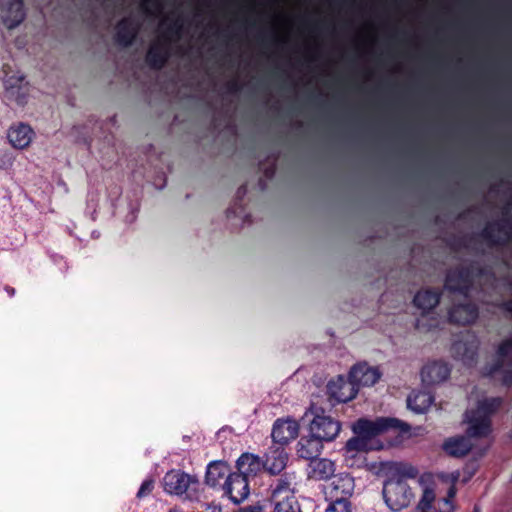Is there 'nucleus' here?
I'll list each match as a JSON object with an SVG mask.
<instances>
[{"label": "nucleus", "instance_id": "obj_1", "mask_svg": "<svg viewBox=\"0 0 512 512\" xmlns=\"http://www.w3.org/2000/svg\"><path fill=\"white\" fill-rule=\"evenodd\" d=\"M417 475V468L406 463L396 464L389 472L383 483L382 495L391 511L399 512L410 505L415 495L407 480Z\"/></svg>", "mask_w": 512, "mask_h": 512}, {"label": "nucleus", "instance_id": "obj_2", "mask_svg": "<svg viewBox=\"0 0 512 512\" xmlns=\"http://www.w3.org/2000/svg\"><path fill=\"white\" fill-rule=\"evenodd\" d=\"M493 276L494 272L490 267L481 265L478 261H470L466 265H459L447 271L444 289L467 297L473 289L475 280Z\"/></svg>", "mask_w": 512, "mask_h": 512}, {"label": "nucleus", "instance_id": "obj_3", "mask_svg": "<svg viewBox=\"0 0 512 512\" xmlns=\"http://www.w3.org/2000/svg\"><path fill=\"white\" fill-rule=\"evenodd\" d=\"M182 32V18L171 21L161 29L160 36L150 44L145 56L151 69L160 70L166 65L171 55V44L181 38Z\"/></svg>", "mask_w": 512, "mask_h": 512}, {"label": "nucleus", "instance_id": "obj_4", "mask_svg": "<svg viewBox=\"0 0 512 512\" xmlns=\"http://www.w3.org/2000/svg\"><path fill=\"white\" fill-rule=\"evenodd\" d=\"M411 426L393 417H378L375 420L359 418L352 424V432L361 436L368 443L370 441L389 431H398L400 435L409 434Z\"/></svg>", "mask_w": 512, "mask_h": 512}, {"label": "nucleus", "instance_id": "obj_5", "mask_svg": "<svg viewBox=\"0 0 512 512\" xmlns=\"http://www.w3.org/2000/svg\"><path fill=\"white\" fill-rule=\"evenodd\" d=\"M512 334L503 339L496 349V359L483 369V375L488 378L502 373L501 383L503 386H512Z\"/></svg>", "mask_w": 512, "mask_h": 512}, {"label": "nucleus", "instance_id": "obj_6", "mask_svg": "<svg viewBox=\"0 0 512 512\" xmlns=\"http://www.w3.org/2000/svg\"><path fill=\"white\" fill-rule=\"evenodd\" d=\"M309 412L313 418L309 424V431L321 442H332L339 435L342 424L339 420L326 415L322 407L312 404Z\"/></svg>", "mask_w": 512, "mask_h": 512}, {"label": "nucleus", "instance_id": "obj_7", "mask_svg": "<svg viewBox=\"0 0 512 512\" xmlns=\"http://www.w3.org/2000/svg\"><path fill=\"white\" fill-rule=\"evenodd\" d=\"M380 377L381 372L377 367H371L367 363H358L349 372L350 385H352L350 395L344 396L343 393L340 395L333 393V395L338 402L345 403L355 398L357 390L354 389V386H373L379 381Z\"/></svg>", "mask_w": 512, "mask_h": 512}, {"label": "nucleus", "instance_id": "obj_8", "mask_svg": "<svg viewBox=\"0 0 512 512\" xmlns=\"http://www.w3.org/2000/svg\"><path fill=\"white\" fill-rule=\"evenodd\" d=\"M479 236L491 248L505 247L512 241V221L508 218H502L488 222Z\"/></svg>", "mask_w": 512, "mask_h": 512}, {"label": "nucleus", "instance_id": "obj_9", "mask_svg": "<svg viewBox=\"0 0 512 512\" xmlns=\"http://www.w3.org/2000/svg\"><path fill=\"white\" fill-rule=\"evenodd\" d=\"M199 482L195 476L181 470L172 469L163 477L164 491L171 495L189 497L190 491H196Z\"/></svg>", "mask_w": 512, "mask_h": 512}, {"label": "nucleus", "instance_id": "obj_10", "mask_svg": "<svg viewBox=\"0 0 512 512\" xmlns=\"http://www.w3.org/2000/svg\"><path fill=\"white\" fill-rule=\"evenodd\" d=\"M355 489L354 478L349 474L334 476L331 483L325 489L326 500L333 502H351Z\"/></svg>", "mask_w": 512, "mask_h": 512}, {"label": "nucleus", "instance_id": "obj_11", "mask_svg": "<svg viewBox=\"0 0 512 512\" xmlns=\"http://www.w3.org/2000/svg\"><path fill=\"white\" fill-rule=\"evenodd\" d=\"M249 480L242 474L235 472L229 473L222 485L224 495L234 504L243 502L250 493Z\"/></svg>", "mask_w": 512, "mask_h": 512}, {"label": "nucleus", "instance_id": "obj_12", "mask_svg": "<svg viewBox=\"0 0 512 512\" xmlns=\"http://www.w3.org/2000/svg\"><path fill=\"white\" fill-rule=\"evenodd\" d=\"M288 453L285 446L272 443L264 455V470L271 475L280 474L287 466Z\"/></svg>", "mask_w": 512, "mask_h": 512}, {"label": "nucleus", "instance_id": "obj_13", "mask_svg": "<svg viewBox=\"0 0 512 512\" xmlns=\"http://www.w3.org/2000/svg\"><path fill=\"white\" fill-rule=\"evenodd\" d=\"M299 424L292 419H277L272 427V443L281 446L288 445L298 436Z\"/></svg>", "mask_w": 512, "mask_h": 512}, {"label": "nucleus", "instance_id": "obj_14", "mask_svg": "<svg viewBox=\"0 0 512 512\" xmlns=\"http://www.w3.org/2000/svg\"><path fill=\"white\" fill-rule=\"evenodd\" d=\"M478 316V307L472 302L455 304L448 311L449 322L462 326L474 323Z\"/></svg>", "mask_w": 512, "mask_h": 512}, {"label": "nucleus", "instance_id": "obj_15", "mask_svg": "<svg viewBox=\"0 0 512 512\" xmlns=\"http://www.w3.org/2000/svg\"><path fill=\"white\" fill-rule=\"evenodd\" d=\"M1 13L2 22L8 29L17 27L25 18L23 0H3Z\"/></svg>", "mask_w": 512, "mask_h": 512}, {"label": "nucleus", "instance_id": "obj_16", "mask_svg": "<svg viewBox=\"0 0 512 512\" xmlns=\"http://www.w3.org/2000/svg\"><path fill=\"white\" fill-rule=\"evenodd\" d=\"M140 30V24L131 16L122 18L116 25L115 42L123 47H129L135 41Z\"/></svg>", "mask_w": 512, "mask_h": 512}, {"label": "nucleus", "instance_id": "obj_17", "mask_svg": "<svg viewBox=\"0 0 512 512\" xmlns=\"http://www.w3.org/2000/svg\"><path fill=\"white\" fill-rule=\"evenodd\" d=\"M451 373L448 363L438 360L427 363L421 370V379L427 385L439 384L447 380Z\"/></svg>", "mask_w": 512, "mask_h": 512}, {"label": "nucleus", "instance_id": "obj_18", "mask_svg": "<svg viewBox=\"0 0 512 512\" xmlns=\"http://www.w3.org/2000/svg\"><path fill=\"white\" fill-rule=\"evenodd\" d=\"M465 422L468 424L465 435L470 440L485 438L492 432V420H486L470 410L465 413Z\"/></svg>", "mask_w": 512, "mask_h": 512}, {"label": "nucleus", "instance_id": "obj_19", "mask_svg": "<svg viewBox=\"0 0 512 512\" xmlns=\"http://www.w3.org/2000/svg\"><path fill=\"white\" fill-rule=\"evenodd\" d=\"M472 441L466 435H457L444 440L442 450L452 458H463L473 449Z\"/></svg>", "mask_w": 512, "mask_h": 512}, {"label": "nucleus", "instance_id": "obj_20", "mask_svg": "<svg viewBox=\"0 0 512 512\" xmlns=\"http://www.w3.org/2000/svg\"><path fill=\"white\" fill-rule=\"evenodd\" d=\"M237 473L245 476L250 481V478L257 476L259 472L264 469L262 460L251 453H243L236 461Z\"/></svg>", "mask_w": 512, "mask_h": 512}, {"label": "nucleus", "instance_id": "obj_21", "mask_svg": "<svg viewBox=\"0 0 512 512\" xmlns=\"http://www.w3.org/2000/svg\"><path fill=\"white\" fill-rule=\"evenodd\" d=\"M323 442L312 434L308 437H301L297 443L296 453L299 458L310 460L316 459L322 452Z\"/></svg>", "mask_w": 512, "mask_h": 512}, {"label": "nucleus", "instance_id": "obj_22", "mask_svg": "<svg viewBox=\"0 0 512 512\" xmlns=\"http://www.w3.org/2000/svg\"><path fill=\"white\" fill-rule=\"evenodd\" d=\"M441 296L442 292L439 289L428 288L418 291L413 298V303L423 313H426L439 304Z\"/></svg>", "mask_w": 512, "mask_h": 512}, {"label": "nucleus", "instance_id": "obj_23", "mask_svg": "<svg viewBox=\"0 0 512 512\" xmlns=\"http://www.w3.org/2000/svg\"><path fill=\"white\" fill-rule=\"evenodd\" d=\"M278 475L279 477L273 480L272 483L270 484L271 501L280 500L281 497L288 496L289 494H294V475L290 473H280Z\"/></svg>", "mask_w": 512, "mask_h": 512}, {"label": "nucleus", "instance_id": "obj_24", "mask_svg": "<svg viewBox=\"0 0 512 512\" xmlns=\"http://www.w3.org/2000/svg\"><path fill=\"white\" fill-rule=\"evenodd\" d=\"M309 477L314 480H327L334 475L335 463L327 458H316L309 464Z\"/></svg>", "mask_w": 512, "mask_h": 512}, {"label": "nucleus", "instance_id": "obj_25", "mask_svg": "<svg viewBox=\"0 0 512 512\" xmlns=\"http://www.w3.org/2000/svg\"><path fill=\"white\" fill-rule=\"evenodd\" d=\"M33 134L29 125L20 123L9 129L8 139L13 147L23 149L30 144Z\"/></svg>", "mask_w": 512, "mask_h": 512}, {"label": "nucleus", "instance_id": "obj_26", "mask_svg": "<svg viewBox=\"0 0 512 512\" xmlns=\"http://www.w3.org/2000/svg\"><path fill=\"white\" fill-rule=\"evenodd\" d=\"M478 343L477 341H464L455 340L451 346L452 355L464 362L473 361L477 356Z\"/></svg>", "mask_w": 512, "mask_h": 512}, {"label": "nucleus", "instance_id": "obj_27", "mask_svg": "<svg viewBox=\"0 0 512 512\" xmlns=\"http://www.w3.org/2000/svg\"><path fill=\"white\" fill-rule=\"evenodd\" d=\"M229 468L224 461H213L207 466L205 474V482L211 487H216L221 484V480L228 475Z\"/></svg>", "mask_w": 512, "mask_h": 512}, {"label": "nucleus", "instance_id": "obj_28", "mask_svg": "<svg viewBox=\"0 0 512 512\" xmlns=\"http://www.w3.org/2000/svg\"><path fill=\"white\" fill-rule=\"evenodd\" d=\"M502 403L501 397L485 398L478 401L476 408L471 411L486 420H491V417L499 410Z\"/></svg>", "mask_w": 512, "mask_h": 512}, {"label": "nucleus", "instance_id": "obj_29", "mask_svg": "<svg viewBox=\"0 0 512 512\" xmlns=\"http://www.w3.org/2000/svg\"><path fill=\"white\" fill-rule=\"evenodd\" d=\"M247 191H248L247 184H242L237 189L234 203L230 207H228L226 210L227 218H230L232 216H234V217L243 216L245 222L250 221L249 219L251 216L249 214H245V209H244V206L242 205L243 199L246 196Z\"/></svg>", "mask_w": 512, "mask_h": 512}, {"label": "nucleus", "instance_id": "obj_30", "mask_svg": "<svg viewBox=\"0 0 512 512\" xmlns=\"http://www.w3.org/2000/svg\"><path fill=\"white\" fill-rule=\"evenodd\" d=\"M371 449L370 443L361 436L354 434L344 446L346 461L348 458H355L358 453H366Z\"/></svg>", "mask_w": 512, "mask_h": 512}, {"label": "nucleus", "instance_id": "obj_31", "mask_svg": "<svg viewBox=\"0 0 512 512\" xmlns=\"http://www.w3.org/2000/svg\"><path fill=\"white\" fill-rule=\"evenodd\" d=\"M273 504L272 512H302L301 505L295 494L281 497L280 500L271 501Z\"/></svg>", "mask_w": 512, "mask_h": 512}, {"label": "nucleus", "instance_id": "obj_32", "mask_svg": "<svg viewBox=\"0 0 512 512\" xmlns=\"http://www.w3.org/2000/svg\"><path fill=\"white\" fill-rule=\"evenodd\" d=\"M431 402V396L422 392H419L413 396H409L407 399L408 407L418 414L425 413L430 407Z\"/></svg>", "mask_w": 512, "mask_h": 512}, {"label": "nucleus", "instance_id": "obj_33", "mask_svg": "<svg viewBox=\"0 0 512 512\" xmlns=\"http://www.w3.org/2000/svg\"><path fill=\"white\" fill-rule=\"evenodd\" d=\"M16 82L18 85L12 83V78H9L5 81L6 91L10 96L15 98V101L18 105H24L27 102V93L22 92V83L24 82V77H19Z\"/></svg>", "mask_w": 512, "mask_h": 512}, {"label": "nucleus", "instance_id": "obj_34", "mask_svg": "<svg viewBox=\"0 0 512 512\" xmlns=\"http://www.w3.org/2000/svg\"><path fill=\"white\" fill-rule=\"evenodd\" d=\"M435 500V493L430 488H425L423 490L422 497L419 501L418 508L421 510H430L432 508V504Z\"/></svg>", "mask_w": 512, "mask_h": 512}, {"label": "nucleus", "instance_id": "obj_35", "mask_svg": "<svg viewBox=\"0 0 512 512\" xmlns=\"http://www.w3.org/2000/svg\"><path fill=\"white\" fill-rule=\"evenodd\" d=\"M263 174L265 179L259 178L258 185L262 191L266 189V180H271L276 174V163L272 162L270 165L264 168Z\"/></svg>", "mask_w": 512, "mask_h": 512}, {"label": "nucleus", "instance_id": "obj_36", "mask_svg": "<svg viewBox=\"0 0 512 512\" xmlns=\"http://www.w3.org/2000/svg\"><path fill=\"white\" fill-rule=\"evenodd\" d=\"M324 512H352V504L351 502L329 501V505Z\"/></svg>", "mask_w": 512, "mask_h": 512}, {"label": "nucleus", "instance_id": "obj_37", "mask_svg": "<svg viewBox=\"0 0 512 512\" xmlns=\"http://www.w3.org/2000/svg\"><path fill=\"white\" fill-rule=\"evenodd\" d=\"M153 489H154V480L146 479L142 482V484L137 492V497L138 498L146 497L152 493Z\"/></svg>", "mask_w": 512, "mask_h": 512}, {"label": "nucleus", "instance_id": "obj_38", "mask_svg": "<svg viewBox=\"0 0 512 512\" xmlns=\"http://www.w3.org/2000/svg\"><path fill=\"white\" fill-rule=\"evenodd\" d=\"M225 89L228 94L236 95L242 90V84L234 79L226 83Z\"/></svg>", "mask_w": 512, "mask_h": 512}, {"label": "nucleus", "instance_id": "obj_39", "mask_svg": "<svg viewBox=\"0 0 512 512\" xmlns=\"http://www.w3.org/2000/svg\"><path fill=\"white\" fill-rule=\"evenodd\" d=\"M140 6H141V9L146 14H150L151 13L150 6L155 7V8H160V2H159V0H142Z\"/></svg>", "mask_w": 512, "mask_h": 512}, {"label": "nucleus", "instance_id": "obj_40", "mask_svg": "<svg viewBox=\"0 0 512 512\" xmlns=\"http://www.w3.org/2000/svg\"><path fill=\"white\" fill-rule=\"evenodd\" d=\"M237 512H263V506L259 503L253 505H247L240 508Z\"/></svg>", "mask_w": 512, "mask_h": 512}, {"label": "nucleus", "instance_id": "obj_41", "mask_svg": "<svg viewBox=\"0 0 512 512\" xmlns=\"http://www.w3.org/2000/svg\"><path fill=\"white\" fill-rule=\"evenodd\" d=\"M202 512H222V509L214 503H208L205 505Z\"/></svg>", "mask_w": 512, "mask_h": 512}, {"label": "nucleus", "instance_id": "obj_42", "mask_svg": "<svg viewBox=\"0 0 512 512\" xmlns=\"http://www.w3.org/2000/svg\"><path fill=\"white\" fill-rule=\"evenodd\" d=\"M455 243H456L457 247H467V244L465 242V238L455 239Z\"/></svg>", "mask_w": 512, "mask_h": 512}, {"label": "nucleus", "instance_id": "obj_43", "mask_svg": "<svg viewBox=\"0 0 512 512\" xmlns=\"http://www.w3.org/2000/svg\"><path fill=\"white\" fill-rule=\"evenodd\" d=\"M5 290L6 292L9 294L10 297L14 296L15 294V289L13 287H10V286H6L5 287Z\"/></svg>", "mask_w": 512, "mask_h": 512}, {"label": "nucleus", "instance_id": "obj_44", "mask_svg": "<svg viewBox=\"0 0 512 512\" xmlns=\"http://www.w3.org/2000/svg\"><path fill=\"white\" fill-rule=\"evenodd\" d=\"M169 512H181V511L173 508V509H170Z\"/></svg>", "mask_w": 512, "mask_h": 512}, {"label": "nucleus", "instance_id": "obj_45", "mask_svg": "<svg viewBox=\"0 0 512 512\" xmlns=\"http://www.w3.org/2000/svg\"><path fill=\"white\" fill-rule=\"evenodd\" d=\"M507 213H508V207H505V208L503 209V214H507Z\"/></svg>", "mask_w": 512, "mask_h": 512}, {"label": "nucleus", "instance_id": "obj_46", "mask_svg": "<svg viewBox=\"0 0 512 512\" xmlns=\"http://www.w3.org/2000/svg\"><path fill=\"white\" fill-rule=\"evenodd\" d=\"M421 512H429V510H421Z\"/></svg>", "mask_w": 512, "mask_h": 512}]
</instances>
